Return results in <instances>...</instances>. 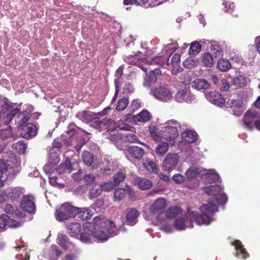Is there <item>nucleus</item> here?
Masks as SVG:
<instances>
[{
  "label": "nucleus",
  "instance_id": "obj_1",
  "mask_svg": "<svg viewBox=\"0 0 260 260\" xmlns=\"http://www.w3.org/2000/svg\"><path fill=\"white\" fill-rule=\"evenodd\" d=\"M111 226V222L103 216H96L93 222H86L83 224V232L81 234L80 239L85 243H92L93 238L99 241H106L110 234Z\"/></svg>",
  "mask_w": 260,
  "mask_h": 260
},
{
  "label": "nucleus",
  "instance_id": "obj_2",
  "mask_svg": "<svg viewBox=\"0 0 260 260\" xmlns=\"http://www.w3.org/2000/svg\"><path fill=\"white\" fill-rule=\"evenodd\" d=\"M0 106L4 107L9 111L6 115L7 121H10L14 117L19 127H22L26 124L30 118V115L33 111L32 106L27 105L26 109L21 112L18 108H13L12 106L8 103V100L2 97H0Z\"/></svg>",
  "mask_w": 260,
  "mask_h": 260
},
{
  "label": "nucleus",
  "instance_id": "obj_3",
  "mask_svg": "<svg viewBox=\"0 0 260 260\" xmlns=\"http://www.w3.org/2000/svg\"><path fill=\"white\" fill-rule=\"evenodd\" d=\"M201 214L191 212L192 218L199 225L209 224L212 221L213 214L217 211V207L212 203L209 202L200 207Z\"/></svg>",
  "mask_w": 260,
  "mask_h": 260
},
{
  "label": "nucleus",
  "instance_id": "obj_4",
  "mask_svg": "<svg viewBox=\"0 0 260 260\" xmlns=\"http://www.w3.org/2000/svg\"><path fill=\"white\" fill-rule=\"evenodd\" d=\"M8 142L6 140H0V153H2L3 159L5 162V166L8 167H16L19 169V163L18 161L15 154L11 151L6 150Z\"/></svg>",
  "mask_w": 260,
  "mask_h": 260
},
{
  "label": "nucleus",
  "instance_id": "obj_5",
  "mask_svg": "<svg viewBox=\"0 0 260 260\" xmlns=\"http://www.w3.org/2000/svg\"><path fill=\"white\" fill-rule=\"evenodd\" d=\"M78 210V208L74 207L69 203H64L59 209L56 210V218L59 221L74 218L77 215Z\"/></svg>",
  "mask_w": 260,
  "mask_h": 260
},
{
  "label": "nucleus",
  "instance_id": "obj_6",
  "mask_svg": "<svg viewBox=\"0 0 260 260\" xmlns=\"http://www.w3.org/2000/svg\"><path fill=\"white\" fill-rule=\"evenodd\" d=\"M167 125L161 131L162 137L168 141H174L179 135L178 127L180 125L178 121L171 120L168 121Z\"/></svg>",
  "mask_w": 260,
  "mask_h": 260
},
{
  "label": "nucleus",
  "instance_id": "obj_7",
  "mask_svg": "<svg viewBox=\"0 0 260 260\" xmlns=\"http://www.w3.org/2000/svg\"><path fill=\"white\" fill-rule=\"evenodd\" d=\"M92 125L100 131H106V137L111 141H114V136L109 134L114 130V121L111 119H104L102 120H96L92 121Z\"/></svg>",
  "mask_w": 260,
  "mask_h": 260
},
{
  "label": "nucleus",
  "instance_id": "obj_8",
  "mask_svg": "<svg viewBox=\"0 0 260 260\" xmlns=\"http://www.w3.org/2000/svg\"><path fill=\"white\" fill-rule=\"evenodd\" d=\"M245 127L249 129H252L254 126L260 131V115L252 110H248L245 114L243 119Z\"/></svg>",
  "mask_w": 260,
  "mask_h": 260
},
{
  "label": "nucleus",
  "instance_id": "obj_9",
  "mask_svg": "<svg viewBox=\"0 0 260 260\" xmlns=\"http://www.w3.org/2000/svg\"><path fill=\"white\" fill-rule=\"evenodd\" d=\"M179 160V157L177 153H169L162 161V169L166 172H171L176 168Z\"/></svg>",
  "mask_w": 260,
  "mask_h": 260
},
{
  "label": "nucleus",
  "instance_id": "obj_10",
  "mask_svg": "<svg viewBox=\"0 0 260 260\" xmlns=\"http://www.w3.org/2000/svg\"><path fill=\"white\" fill-rule=\"evenodd\" d=\"M226 105L233 109L235 115L239 116L242 113L243 102L241 98L230 99L227 101Z\"/></svg>",
  "mask_w": 260,
  "mask_h": 260
},
{
  "label": "nucleus",
  "instance_id": "obj_11",
  "mask_svg": "<svg viewBox=\"0 0 260 260\" xmlns=\"http://www.w3.org/2000/svg\"><path fill=\"white\" fill-rule=\"evenodd\" d=\"M154 94L156 99L164 102L168 101L172 97V93L165 84H160L156 88L154 91Z\"/></svg>",
  "mask_w": 260,
  "mask_h": 260
},
{
  "label": "nucleus",
  "instance_id": "obj_12",
  "mask_svg": "<svg viewBox=\"0 0 260 260\" xmlns=\"http://www.w3.org/2000/svg\"><path fill=\"white\" fill-rule=\"evenodd\" d=\"M37 134V127L32 123H28L22 126L20 134L25 139H31L35 137Z\"/></svg>",
  "mask_w": 260,
  "mask_h": 260
},
{
  "label": "nucleus",
  "instance_id": "obj_13",
  "mask_svg": "<svg viewBox=\"0 0 260 260\" xmlns=\"http://www.w3.org/2000/svg\"><path fill=\"white\" fill-rule=\"evenodd\" d=\"M34 200V198L32 196H24L21 202V207L29 213H35L36 208Z\"/></svg>",
  "mask_w": 260,
  "mask_h": 260
},
{
  "label": "nucleus",
  "instance_id": "obj_14",
  "mask_svg": "<svg viewBox=\"0 0 260 260\" xmlns=\"http://www.w3.org/2000/svg\"><path fill=\"white\" fill-rule=\"evenodd\" d=\"M200 171L199 169L197 167H190L185 172L186 178L187 182L189 179H192L193 184L189 185L190 187H197L199 185V180L197 177L199 176Z\"/></svg>",
  "mask_w": 260,
  "mask_h": 260
},
{
  "label": "nucleus",
  "instance_id": "obj_15",
  "mask_svg": "<svg viewBox=\"0 0 260 260\" xmlns=\"http://www.w3.org/2000/svg\"><path fill=\"white\" fill-rule=\"evenodd\" d=\"M141 62L146 65L157 64L163 66L165 64L168 66L169 58L165 56H156L150 60L146 58H142Z\"/></svg>",
  "mask_w": 260,
  "mask_h": 260
},
{
  "label": "nucleus",
  "instance_id": "obj_16",
  "mask_svg": "<svg viewBox=\"0 0 260 260\" xmlns=\"http://www.w3.org/2000/svg\"><path fill=\"white\" fill-rule=\"evenodd\" d=\"M167 206L166 201L164 198H158L149 207V211L152 214L161 212Z\"/></svg>",
  "mask_w": 260,
  "mask_h": 260
},
{
  "label": "nucleus",
  "instance_id": "obj_17",
  "mask_svg": "<svg viewBox=\"0 0 260 260\" xmlns=\"http://www.w3.org/2000/svg\"><path fill=\"white\" fill-rule=\"evenodd\" d=\"M207 99L212 103L218 106H222L225 103L224 98L216 90L210 91L207 95Z\"/></svg>",
  "mask_w": 260,
  "mask_h": 260
},
{
  "label": "nucleus",
  "instance_id": "obj_18",
  "mask_svg": "<svg viewBox=\"0 0 260 260\" xmlns=\"http://www.w3.org/2000/svg\"><path fill=\"white\" fill-rule=\"evenodd\" d=\"M126 152L131 157L138 160L141 159L145 154L144 149L137 146H129Z\"/></svg>",
  "mask_w": 260,
  "mask_h": 260
},
{
  "label": "nucleus",
  "instance_id": "obj_19",
  "mask_svg": "<svg viewBox=\"0 0 260 260\" xmlns=\"http://www.w3.org/2000/svg\"><path fill=\"white\" fill-rule=\"evenodd\" d=\"M235 248L236 250V256L239 258L245 259L249 256V254L247 253L245 248H244L242 243L239 240H236L233 243Z\"/></svg>",
  "mask_w": 260,
  "mask_h": 260
},
{
  "label": "nucleus",
  "instance_id": "obj_20",
  "mask_svg": "<svg viewBox=\"0 0 260 260\" xmlns=\"http://www.w3.org/2000/svg\"><path fill=\"white\" fill-rule=\"evenodd\" d=\"M139 215L140 213L136 209L128 208L126 215V222L129 225H134L137 222Z\"/></svg>",
  "mask_w": 260,
  "mask_h": 260
},
{
  "label": "nucleus",
  "instance_id": "obj_21",
  "mask_svg": "<svg viewBox=\"0 0 260 260\" xmlns=\"http://www.w3.org/2000/svg\"><path fill=\"white\" fill-rule=\"evenodd\" d=\"M192 96L190 92L187 89H181L179 90L175 95V99L178 102L182 103L185 102H190L192 100Z\"/></svg>",
  "mask_w": 260,
  "mask_h": 260
},
{
  "label": "nucleus",
  "instance_id": "obj_22",
  "mask_svg": "<svg viewBox=\"0 0 260 260\" xmlns=\"http://www.w3.org/2000/svg\"><path fill=\"white\" fill-rule=\"evenodd\" d=\"M182 140L187 143L191 144L194 143L198 138L197 133L192 130H186L182 134Z\"/></svg>",
  "mask_w": 260,
  "mask_h": 260
},
{
  "label": "nucleus",
  "instance_id": "obj_23",
  "mask_svg": "<svg viewBox=\"0 0 260 260\" xmlns=\"http://www.w3.org/2000/svg\"><path fill=\"white\" fill-rule=\"evenodd\" d=\"M105 113L101 114V113H99L98 114H92L91 112L89 111H82L79 112L76 116L77 117L82 120L83 122H88L89 121H91L92 119H94V116L95 115H100L102 116L105 114Z\"/></svg>",
  "mask_w": 260,
  "mask_h": 260
},
{
  "label": "nucleus",
  "instance_id": "obj_24",
  "mask_svg": "<svg viewBox=\"0 0 260 260\" xmlns=\"http://www.w3.org/2000/svg\"><path fill=\"white\" fill-rule=\"evenodd\" d=\"M69 234L72 237H78L81 231L80 224L78 222H71L67 226Z\"/></svg>",
  "mask_w": 260,
  "mask_h": 260
},
{
  "label": "nucleus",
  "instance_id": "obj_25",
  "mask_svg": "<svg viewBox=\"0 0 260 260\" xmlns=\"http://www.w3.org/2000/svg\"><path fill=\"white\" fill-rule=\"evenodd\" d=\"M193 88L198 90L206 89L209 88L210 85L208 82L203 79H196L191 83Z\"/></svg>",
  "mask_w": 260,
  "mask_h": 260
},
{
  "label": "nucleus",
  "instance_id": "obj_26",
  "mask_svg": "<svg viewBox=\"0 0 260 260\" xmlns=\"http://www.w3.org/2000/svg\"><path fill=\"white\" fill-rule=\"evenodd\" d=\"M135 181L139 188L141 190L148 189L152 186V181L147 179L137 177Z\"/></svg>",
  "mask_w": 260,
  "mask_h": 260
},
{
  "label": "nucleus",
  "instance_id": "obj_27",
  "mask_svg": "<svg viewBox=\"0 0 260 260\" xmlns=\"http://www.w3.org/2000/svg\"><path fill=\"white\" fill-rule=\"evenodd\" d=\"M182 208L178 206L170 207L166 212L168 219H173L182 213Z\"/></svg>",
  "mask_w": 260,
  "mask_h": 260
},
{
  "label": "nucleus",
  "instance_id": "obj_28",
  "mask_svg": "<svg viewBox=\"0 0 260 260\" xmlns=\"http://www.w3.org/2000/svg\"><path fill=\"white\" fill-rule=\"evenodd\" d=\"M7 191L8 197L11 198L12 200H15L20 198L22 193L23 188L17 187L8 189Z\"/></svg>",
  "mask_w": 260,
  "mask_h": 260
},
{
  "label": "nucleus",
  "instance_id": "obj_29",
  "mask_svg": "<svg viewBox=\"0 0 260 260\" xmlns=\"http://www.w3.org/2000/svg\"><path fill=\"white\" fill-rule=\"evenodd\" d=\"M143 166L149 172L153 173H157L158 172V168L156 164L150 159H144L143 161Z\"/></svg>",
  "mask_w": 260,
  "mask_h": 260
},
{
  "label": "nucleus",
  "instance_id": "obj_30",
  "mask_svg": "<svg viewBox=\"0 0 260 260\" xmlns=\"http://www.w3.org/2000/svg\"><path fill=\"white\" fill-rule=\"evenodd\" d=\"M187 220L188 216L186 215L176 219L174 223L175 229L178 230H184L186 228L185 223Z\"/></svg>",
  "mask_w": 260,
  "mask_h": 260
},
{
  "label": "nucleus",
  "instance_id": "obj_31",
  "mask_svg": "<svg viewBox=\"0 0 260 260\" xmlns=\"http://www.w3.org/2000/svg\"><path fill=\"white\" fill-rule=\"evenodd\" d=\"M78 209L77 215L79 218L83 220L90 219L92 215L88 208H78Z\"/></svg>",
  "mask_w": 260,
  "mask_h": 260
},
{
  "label": "nucleus",
  "instance_id": "obj_32",
  "mask_svg": "<svg viewBox=\"0 0 260 260\" xmlns=\"http://www.w3.org/2000/svg\"><path fill=\"white\" fill-rule=\"evenodd\" d=\"M72 169L70 161H66L65 163L59 165L57 168V171L60 174H70Z\"/></svg>",
  "mask_w": 260,
  "mask_h": 260
},
{
  "label": "nucleus",
  "instance_id": "obj_33",
  "mask_svg": "<svg viewBox=\"0 0 260 260\" xmlns=\"http://www.w3.org/2000/svg\"><path fill=\"white\" fill-rule=\"evenodd\" d=\"M202 50V46L198 42H193L190 44L188 54L191 56L197 55Z\"/></svg>",
  "mask_w": 260,
  "mask_h": 260
},
{
  "label": "nucleus",
  "instance_id": "obj_34",
  "mask_svg": "<svg viewBox=\"0 0 260 260\" xmlns=\"http://www.w3.org/2000/svg\"><path fill=\"white\" fill-rule=\"evenodd\" d=\"M232 66L229 60L225 59H221L217 62V68L221 72L229 71Z\"/></svg>",
  "mask_w": 260,
  "mask_h": 260
},
{
  "label": "nucleus",
  "instance_id": "obj_35",
  "mask_svg": "<svg viewBox=\"0 0 260 260\" xmlns=\"http://www.w3.org/2000/svg\"><path fill=\"white\" fill-rule=\"evenodd\" d=\"M233 84L236 88H242L247 84L246 78L242 75L237 76L233 79Z\"/></svg>",
  "mask_w": 260,
  "mask_h": 260
},
{
  "label": "nucleus",
  "instance_id": "obj_36",
  "mask_svg": "<svg viewBox=\"0 0 260 260\" xmlns=\"http://www.w3.org/2000/svg\"><path fill=\"white\" fill-rule=\"evenodd\" d=\"M203 63L207 67H212L214 64V58L208 52L204 53L202 57Z\"/></svg>",
  "mask_w": 260,
  "mask_h": 260
},
{
  "label": "nucleus",
  "instance_id": "obj_37",
  "mask_svg": "<svg viewBox=\"0 0 260 260\" xmlns=\"http://www.w3.org/2000/svg\"><path fill=\"white\" fill-rule=\"evenodd\" d=\"M169 149V145L167 142L160 143L155 149V152L157 156H163L167 152Z\"/></svg>",
  "mask_w": 260,
  "mask_h": 260
},
{
  "label": "nucleus",
  "instance_id": "obj_38",
  "mask_svg": "<svg viewBox=\"0 0 260 260\" xmlns=\"http://www.w3.org/2000/svg\"><path fill=\"white\" fill-rule=\"evenodd\" d=\"M136 118L139 122H147L151 118L150 113L147 110H143L137 115Z\"/></svg>",
  "mask_w": 260,
  "mask_h": 260
},
{
  "label": "nucleus",
  "instance_id": "obj_39",
  "mask_svg": "<svg viewBox=\"0 0 260 260\" xmlns=\"http://www.w3.org/2000/svg\"><path fill=\"white\" fill-rule=\"evenodd\" d=\"M57 242L61 247L65 249H67L69 244L68 237L60 233L58 235Z\"/></svg>",
  "mask_w": 260,
  "mask_h": 260
},
{
  "label": "nucleus",
  "instance_id": "obj_40",
  "mask_svg": "<svg viewBox=\"0 0 260 260\" xmlns=\"http://www.w3.org/2000/svg\"><path fill=\"white\" fill-rule=\"evenodd\" d=\"M13 148L19 154H24L26 151V144L22 141H18L13 145Z\"/></svg>",
  "mask_w": 260,
  "mask_h": 260
},
{
  "label": "nucleus",
  "instance_id": "obj_41",
  "mask_svg": "<svg viewBox=\"0 0 260 260\" xmlns=\"http://www.w3.org/2000/svg\"><path fill=\"white\" fill-rule=\"evenodd\" d=\"M82 159L86 165L89 166L93 161V155L90 152L85 151L83 152Z\"/></svg>",
  "mask_w": 260,
  "mask_h": 260
},
{
  "label": "nucleus",
  "instance_id": "obj_42",
  "mask_svg": "<svg viewBox=\"0 0 260 260\" xmlns=\"http://www.w3.org/2000/svg\"><path fill=\"white\" fill-rule=\"evenodd\" d=\"M125 178V171L124 169H120L115 175V187L123 181Z\"/></svg>",
  "mask_w": 260,
  "mask_h": 260
},
{
  "label": "nucleus",
  "instance_id": "obj_43",
  "mask_svg": "<svg viewBox=\"0 0 260 260\" xmlns=\"http://www.w3.org/2000/svg\"><path fill=\"white\" fill-rule=\"evenodd\" d=\"M157 80V77L155 74L152 72H150L148 75H146L145 78V82L143 83L144 86H149L150 83H154Z\"/></svg>",
  "mask_w": 260,
  "mask_h": 260
},
{
  "label": "nucleus",
  "instance_id": "obj_44",
  "mask_svg": "<svg viewBox=\"0 0 260 260\" xmlns=\"http://www.w3.org/2000/svg\"><path fill=\"white\" fill-rule=\"evenodd\" d=\"M128 104V99L126 98H123L119 100L117 106L116 110L117 111H122L126 108Z\"/></svg>",
  "mask_w": 260,
  "mask_h": 260
},
{
  "label": "nucleus",
  "instance_id": "obj_45",
  "mask_svg": "<svg viewBox=\"0 0 260 260\" xmlns=\"http://www.w3.org/2000/svg\"><path fill=\"white\" fill-rule=\"evenodd\" d=\"M12 136V129L7 128L5 129H0V140H6V139Z\"/></svg>",
  "mask_w": 260,
  "mask_h": 260
},
{
  "label": "nucleus",
  "instance_id": "obj_46",
  "mask_svg": "<svg viewBox=\"0 0 260 260\" xmlns=\"http://www.w3.org/2000/svg\"><path fill=\"white\" fill-rule=\"evenodd\" d=\"M126 194V190L124 188H118L115 189V200L120 201L124 198Z\"/></svg>",
  "mask_w": 260,
  "mask_h": 260
},
{
  "label": "nucleus",
  "instance_id": "obj_47",
  "mask_svg": "<svg viewBox=\"0 0 260 260\" xmlns=\"http://www.w3.org/2000/svg\"><path fill=\"white\" fill-rule=\"evenodd\" d=\"M102 189L101 186L99 188H91L89 193V198L91 199L93 198H96L99 197L102 193Z\"/></svg>",
  "mask_w": 260,
  "mask_h": 260
},
{
  "label": "nucleus",
  "instance_id": "obj_48",
  "mask_svg": "<svg viewBox=\"0 0 260 260\" xmlns=\"http://www.w3.org/2000/svg\"><path fill=\"white\" fill-rule=\"evenodd\" d=\"M211 51L214 54H215L216 56L221 55L222 52L221 47L219 46L216 42H213L211 44Z\"/></svg>",
  "mask_w": 260,
  "mask_h": 260
},
{
  "label": "nucleus",
  "instance_id": "obj_49",
  "mask_svg": "<svg viewBox=\"0 0 260 260\" xmlns=\"http://www.w3.org/2000/svg\"><path fill=\"white\" fill-rule=\"evenodd\" d=\"M59 160L60 158L57 153H50L48 158L49 163L55 165L59 162Z\"/></svg>",
  "mask_w": 260,
  "mask_h": 260
},
{
  "label": "nucleus",
  "instance_id": "obj_50",
  "mask_svg": "<svg viewBox=\"0 0 260 260\" xmlns=\"http://www.w3.org/2000/svg\"><path fill=\"white\" fill-rule=\"evenodd\" d=\"M196 61L191 58H186L183 62V67L187 69H192L196 66Z\"/></svg>",
  "mask_w": 260,
  "mask_h": 260
},
{
  "label": "nucleus",
  "instance_id": "obj_51",
  "mask_svg": "<svg viewBox=\"0 0 260 260\" xmlns=\"http://www.w3.org/2000/svg\"><path fill=\"white\" fill-rule=\"evenodd\" d=\"M20 165L19 166V169H17V168L15 167L14 168H10L8 167V169H7L6 166L5 165L4 168H2L0 167V187H2L4 186V183L3 180H2L3 175L5 170H8L9 169H13V171H16L18 172L20 169Z\"/></svg>",
  "mask_w": 260,
  "mask_h": 260
},
{
  "label": "nucleus",
  "instance_id": "obj_52",
  "mask_svg": "<svg viewBox=\"0 0 260 260\" xmlns=\"http://www.w3.org/2000/svg\"><path fill=\"white\" fill-rule=\"evenodd\" d=\"M158 129L156 126L151 125L149 127V131L150 134V136L154 139H157L158 137Z\"/></svg>",
  "mask_w": 260,
  "mask_h": 260
},
{
  "label": "nucleus",
  "instance_id": "obj_53",
  "mask_svg": "<svg viewBox=\"0 0 260 260\" xmlns=\"http://www.w3.org/2000/svg\"><path fill=\"white\" fill-rule=\"evenodd\" d=\"M100 186L102 190L105 191H109L114 188V184L111 182H105L104 184H101Z\"/></svg>",
  "mask_w": 260,
  "mask_h": 260
},
{
  "label": "nucleus",
  "instance_id": "obj_54",
  "mask_svg": "<svg viewBox=\"0 0 260 260\" xmlns=\"http://www.w3.org/2000/svg\"><path fill=\"white\" fill-rule=\"evenodd\" d=\"M122 125H120L119 123H118L116 126L115 125V129L116 127H119L121 130H125L132 132V129H134L133 126H131L129 124H125L123 122V121H121Z\"/></svg>",
  "mask_w": 260,
  "mask_h": 260
},
{
  "label": "nucleus",
  "instance_id": "obj_55",
  "mask_svg": "<svg viewBox=\"0 0 260 260\" xmlns=\"http://www.w3.org/2000/svg\"><path fill=\"white\" fill-rule=\"evenodd\" d=\"M19 225L20 222L13 219H10L9 217V219H7L6 228H16L19 226Z\"/></svg>",
  "mask_w": 260,
  "mask_h": 260
},
{
  "label": "nucleus",
  "instance_id": "obj_56",
  "mask_svg": "<svg viewBox=\"0 0 260 260\" xmlns=\"http://www.w3.org/2000/svg\"><path fill=\"white\" fill-rule=\"evenodd\" d=\"M172 179L177 184L184 183V180L183 176L180 174H176L173 176Z\"/></svg>",
  "mask_w": 260,
  "mask_h": 260
},
{
  "label": "nucleus",
  "instance_id": "obj_57",
  "mask_svg": "<svg viewBox=\"0 0 260 260\" xmlns=\"http://www.w3.org/2000/svg\"><path fill=\"white\" fill-rule=\"evenodd\" d=\"M7 219H9V216L6 214H3L0 216V229L6 228Z\"/></svg>",
  "mask_w": 260,
  "mask_h": 260
},
{
  "label": "nucleus",
  "instance_id": "obj_58",
  "mask_svg": "<svg viewBox=\"0 0 260 260\" xmlns=\"http://www.w3.org/2000/svg\"><path fill=\"white\" fill-rule=\"evenodd\" d=\"M84 176V172L82 170H79L78 172L73 174V179L77 181H80Z\"/></svg>",
  "mask_w": 260,
  "mask_h": 260
},
{
  "label": "nucleus",
  "instance_id": "obj_59",
  "mask_svg": "<svg viewBox=\"0 0 260 260\" xmlns=\"http://www.w3.org/2000/svg\"><path fill=\"white\" fill-rule=\"evenodd\" d=\"M180 61V55L178 53L173 54L171 59V63L173 66H177Z\"/></svg>",
  "mask_w": 260,
  "mask_h": 260
},
{
  "label": "nucleus",
  "instance_id": "obj_60",
  "mask_svg": "<svg viewBox=\"0 0 260 260\" xmlns=\"http://www.w3.org/2000/svg\"><path fill=\"white\" fill-rule=\"evenodd\" d=\"M125 137L126 140L135 143L137 142V136L132 133H128L125 134Z\"/></svg>",
  "mask_w": 260,
  "mask_h": 260
},
{
  "label": "nucleus",
  "instance_id": "obj_61",
  "mask_svg": "<svg viewBox=\"0 0 260 260\" xmlns=\"http://www.w3.org/2000/svg\"><path fill=\"white\" fill-rule=\"evenodd\" d=\"M8 198V193L7 190H0V203H2L5 201Z\"/></svg>",
  "mask_w": 260,
  "mask_h": 260
},
{
  "label": "nucleus",
  "instance_id": "obj_62",
  "mask_svg": "<svg viewBox=\"0 0 260 260\" xmlns=\"http://www.w3.org/2000/svg\"><path fill=\"white\" fill-rule=\"evenodd\" d=\"M83 177L87 183H92L94 179V176L91 174L84 175Z\"/></svg>",
  "mask_w": 260,
  "mask_h": 260
},
{
  "label": "nucleus",
  "instance_id": "obj_63",
  "mask_svg": "<svg viewBox=\"0 0 260 260\" xmlns=\"http://www.w3.org/2000/svg\"><path fill=\"white\" fill-rule=\"evenodd\" d=\"M132 64L135 65L140 69H141L145 73H146L147 71V69L144 67V65L142 64L141 62H140L139 61H132Z\"/></svg>",
  "mask_w": 260,
  "mask_h": 260
},
{
  "label": "nucleus",
  "instance_id": "obj_64",
  "mask_svg": "<svg viewBox=\"0 0 260 260\" xmlns=\"http://www.w3.org/2000/svg\"><path fill=\"white\" fill-rule=\"evenodd\" d=\"M5 211L8 214H12L14 212V208L10 204H7L5 207Z\"/></svg>",
  "mask_w": 260,
  "mask_h": 260
}]
</instances>
